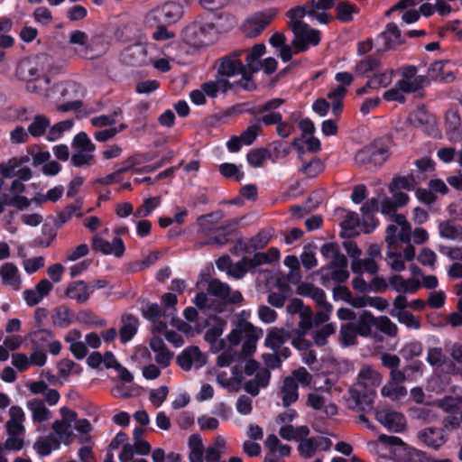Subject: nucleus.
<instances>
[{
    "label": "nucleus",
    "mask_w": 462,
    "mask_h": 462,
    "mask_svg": "<svg viewBox=\"0 0 462 462\" xmlns=\"http://www.w3.org/2000/svg\"><path fill=\"white\" fill-rule=\"evenodd\" d=\"M284 407H290L299 399L298 383L291 378L284 377L278 392Z\"/></svg>",
    "instance_id": "18"
},
{
    "label": "nucleus",
    "mask_w": 462,
    "mask_h": 462,
    "mask_svg": "<svg viewBox=\"0 0 462 462\" xmlns=\"http://www.w3.org/2000/svg\"><path fill=\"white\" fill-rule=\"evenodd\" d=\"M376 420L393 432H401L406 427L404 416L391 410H382L375 413Z\"/></svg>",
    "instance_id": "14"
},
{
    "label": "nucleus",
    "mask_w": 462,
    "mask_h": 462,
    "mask_svg": "<svg viewBox=\"0 0 462 462\" xmlns=\"http://www.w3.org/2000/svg\"><path fill=\"white\" fill-rule=\"evenodd\" d=\"M240 52H233L217 61V74L222 78H230L245 73V65L239 60Z\"/></svg>",
    "instance_id": "10"
},
{
    "label": "nucleus",
    "mask_w": 462,
    "mask_h": 462,
    "mask_svg": "<svg viewBox=\"0 0 462 462\" xmlns=\"http://www.w3.org/2000/svg\"><path fill=\"white\" fill-rule=\"evenodd\" d=\"M356 329L355 324L346 323L341 326L339 330V341L345 346H353L356 343Z\"/></svg>",
    "instance_id": "47"
},
{
    "label": "nucleus",
    "mask_w": 462,
    "mask_h": 462,
    "mask_svg": "<svg viewBox=\"0 0 462 462\" xmlns=\"http://www.w3.org/2000/svg\"><path fill=\"white\" fill-rule=\"evenodd\" d=\"M27 408L32 413V420L42 422L51 419V412L40 399H32L27 402Z\"/></svg>",
    "instance_id": "30"
},
{
    "label": "nucleus",
    "mask_w": 462,
    "mask_h": 462,
    "mask_svg": "<svg viewBox=\"0 0 462 462\" xmlns=\"http://www.w3.org/2000/svg\"><path fill=\"white\" fill-rule=\"evenodd\" d=\"M273 13H258L249 17L243 25L245 34L250 38L256 37L271 23Z\"/></svg>",
    "instance_id": "13"
},
{
    "label": "nucleus",
    "mask_w": 462,
    "mask_h": 462,
    "mask_svg": "<svg viewBox=\"0 0 462 462\" xmlns=\"http://www.w3.org/2000/svg\"><path fill=\"white\" fill-rule=\"evenodd\" d=\"M348 406L356 411H368L373 409L375 392L363 384H355L349 391Z\"/></svg>",
    "instance_id": "7"
},
{
    "label": "nucleus",
    "mask_w": 462,
    "mask_h": 462,
    "mask_svg": "<svg viewBox=\"0 0 462 462\" xmlns=\"http://www.w3.org/2000/svg\"><path fill=\"white\" fill-rule=\"evenodd\" d=\"M72 146L79 151L94 152L95 150V145L85 133H79L75 136Z\"/></svg>",
    "instance_id": "64"
},
{
    "label": "nucleus",
    "mask_w": 462,
    "mask_h": 462,
    "mask_svg": "<svg viewBox=\"0 0 462 462\" xmlns=\"http://www.w3.org/2000/svg\"><path fill=\"white\" fill-rule=\"evenodd\" d=\"M374 326L388 337H394L398 335V327L387 316L374 318Z\"/></svg>",
    "instance_id": "44"
},
{
    "label": "nucleus",
    "mask_w": 462,
    "mask_h": 462,
    "mask_svg": "<svg viewBox=\"0 0 462 462\" xmlns=\"http://www.w3.org/2000/svg\"><path fill=\"white\" fill-rule=\"evenodd\" d=\"M439 232L442 238L457 242L462 241V226L452 220L440 222L439 224Z\"/></svg>",
    "instance_id": "28"
},
{
    "label": "nucleus",
    "mask_w": 462,
    "mask_h": 462,
    "mask_svg": "<svg viewBox=\"0 0 462 462\" xmlns=\"http://www.w3.org/2000/svg\"><path fill=\"white\" fill-rule=\"evenodd\" d=\"M391 224L386 228L385 242L388 248H397V244L411 240V226L404 215H393Z\"/></svg>",
    "instance_id": "5"
},
{
    "label": "nucleus",
    "mask_w": 462,
    "mask_h": 462,
    "mask_svg": "<svg viewBox=\"0 0 462 462\" xmlns=\"http://www.w3.org/2000/svg\"><path fill=\"white\" fill-rule=\"evenodd\" d=\"M81 205L79 201H76V203L71 204L65 208L62 211H60L58 214V217L54 221L55 226L58 227L61 226L63 224L69 221L74 214L79 211Z\"/></svg>",
    "instance_id": "56"
},
{
    "label": "nucleus",
    "mask_w": 462,
    "mask_h": 462,
    "mask_svg": "<svg viewBox=\"0 0 462 462\" xmlns=\"http://www.w3.org/2000/svg\"><path fill=\"white\" fill-rule=\"evenodd\" d=\"M52 322L58 327H68L72 322V315L69 310L65 306L57 308L52 315Z\"/></svg>",
    "instance_id": "52"
},
{
    "label": "nucleus",
    "mask_w": 462,
    "mask_h": 462,
    "mask_svg": "<svg viewBox=\"0 0 462 462\" xmlns=\"http://www.w3.org/2000/svg\"><path fill=\"white\" fill-rule=\"evenodd\" d=\"M300 322L298 324V328L296 333H300L301 335H306L310 328H312L313 323V312L310 310H305L300 316Z\"/></svg>",
    "instance_id": "58"
},
{
    "label": "nucleus",
    "mask_w": 462,
    "mask_h": 462,
    "mask_svg": "<svg viewBox=\"0 0 462 462\" xmlns=\"http://www.w3.org/2000/svg\"><path fill=\"white\" fill-rule=\"evenodd\" d=\"M221 219L222 216L220 213H211L198 218L199 232L210 236L208 240L202 242L201 245H224L226 242V236L234 232L238 221L234 219L222 224Z\"/></svg>",
    "instance_id": "1"
},
{
    "label": "nucleus",
    "mask_w": 462,
    "mask_h": 462,
    "mask_svg": "<svg viewBox=\"0 0 462 462\" xmlns=\"http://www.w3.org/2000/svg\"><path fill=\"white\" fill-rule=\"evenodd\" d=\"M2 283L18 291L22 285V278L18 267L13 263H5L0 267Z\"/></svg>",
    "instance_id": "19"
},
{
    "label": "nucleus",
    "mask_w": 462,
    "mask_h": 462,
    "mask_svg": "<svg viewBox=\"0 0 462 462\" xmlns=\"http://www.w3.org/2000/svg\"><path fill=\"white\" fill-rule=\"evenodd\" d=\"M372 163L375 166H382L389 157V149L382 144L371 143Z\"/></svg>",
    "instance_id": "51"
},
{
    "label": "nucleus",
    "mask_w": 462,
    "mask_h": 462,
    "mask_svg": "<svg viewBox=\"0 0 462 462\" xmlns=\"http://www.w3.org/2000/svg\"><path fill=\"white\" fill-rule=\"evenodd\" d=\"M262 132V126L260 124H254L249 125L242 134H240V139H242L243 144L250 145L256 139L258 134Z\"/></svg>",
    "instance_id": "61"
},
{
    "label": "nucleus",
    "mask_w": 462,
    "mask_h": 462,
    "mask_svg": "<svg viewBox=\"0 0 462 462\" xmlns=\"http://www.w3.org/2000/svg\"><path fill=\"white\" fill-rule=\"evenodd\" d=\"M262 334V330L255 328L249 322H241L227 336V341L230 346H236L242 344L241 355L248 356L256 350V343Z\"/></svg>",
    "instance_id": "3"
},
{
    "label": "nucleus",
    "mask_w": 462,
    "mask_h": 462,
    "mask_svg": "<svg viewBox=\"0 0 462 462\" xmlns=\"http://www.w3.org/2000/svg\"><path fill=\"white\" fill-rule=\"evenodd\" d=\"M351 269L355 273L362 274L363 272H367L371 274H375L378 271V266L373 258L352 260Z\"/></svg>",
    "instance_id": "42"
},
{
    "label": "nucleus",
    "mask_w": 462,
    "mask_h": 462,
    "mask_svg": "<svg viewBox=\"0 0 462 462\" xmlns=\"http://www.w3.org/2000/svg\"><path fill=\"white\" fill-rule=\"evenodd\" d=\"M69 43L77 46L75 53L87 60H92L96 57L94 51L88 43V35L80 30L72 31L69 35Z\"/></svg>",
    "instance_id": "16"
},
{
    "label": "nucleus",
    "mask_w": 462,
    "mask_h": 462,
    "mask_svg": "<svg viewBox=\"0 0 462 462\" xmlns=\"http://www.w3.org/2000/svg\"><path fill=\"white\" fill-rule=\"evenodd\" d=\"M265 46L263 44H255L251 51H247L246 69L250 72H256L260 69L258 59L264 54Z\"/></svg>",
    "instance_id": "38"
},
{
    "label": "nucleus",
    "mask_w": 462,
    "mask_h": 462,
    "mask_svg": "<svg viewBox=\"0 0 462 462\" xmlns=\"http://www.w3.org/2000/svg\"><path fill=\"white\" fill-rule=\"evenodd\" d=\"M390 315L396 318L397 320L405 325L409 328L419 329L420 327V321L413 314L409 311L396 312L395 310H390Z\"/></svg>",
    "instance_id": "50"
},
{
    "label": "nucleus",
    "mask_w": 462,
    "mask_h": 462,
    "mask_svg": "<svg viewBox=\"0 0 462 462\" xmlns=\"http://www.w3.org/2000/svg\"><path fill=\"white\" fill-rule=\"evenodd\" d=\"M51 65V58L47 54H40L31 59L22 60L17 68V75L21 79L34 80L42 77Z\"/></svg>",
    "instance_id": "4"
},
{
    "label": "nucleus",
    "mask_w": 462,
    "mask_h": 462,
    "mask_svg": "<svg viewBox=\"0 0 462 462\" xmlns=\"http://www.w3.org/2000/svg\"><path fill=\"white\" fill-rule=\"evenodd\" d=\"M287 16L290 19L289 26L294 33L292 45L296 52L307 50L310 44L317 45L319 42V31L310 28L307 23L302 22L303 10L291 9L287 12Z\"/></svg>",
    "instance_id": "2"
},
{
    "label": "nucleus",
    "mask_w": 462,
    "mask_h": 462,
    "mask_svg": "<svg viewBox=\"0 0 462 462\" xmlns=\"http://www.w3.org/2000/svg\"><path fill=\"white\" fill-rule=\"evenodd\" d=\"M320 272L322 273L321 280L324 284L329 281L342 283L349 277V273L346 268L325 266Z\"/></svg>",
    "instance_id": "34"
},
{
    "label": "nucleus",
    "mask_w": 462,
    "mask_h": 462,
    "mask_svg": "<svg viewBox=\"0 0 462 462\" xmlns=\"http://www.w3.org/2000/svg\"><path fill=\"white\" fill-rule=\"evenodd\" d=\"M372 325H374V317L368 311H364L355 325L357 335L367 337L372 332Z\"/></svg>",
    "instance_id": "43"
},
{
    "label": "nucleus",
    "mask_w": 462,
    "mask_h": 462,
    "mask_svg": "<svg viewBox=\"0 0 462 462\" xmlns=\"http://www.w3.org/2000/svg\"><path fill=\"white\" fill-rule=\"evenodd\" d=\"M336 328L333 324H325L319 329L312 332L313 342L318 346H323L328 344V338L335 334Z\"/></svg>",
    "instance_id": "45"
},
{
    "label": "nucleus",
    "mask_w": 462,
    "mask_h": 462,
    "mask_svg": "<svg viewBox=\"0 0 462 462\" xmlns=\"http://www.w3.org/2000/svg\"><path fill=\"white\" fill-rule=\"evenodd\" d=\"M383 396L398 400L407 394V390L402 384L388 381L381 390Z\"/></svg>",
    "instance_id": "48"
},
{
    "label": "nucleus",
    "mask_w": 462,
    "mask_h": 462,
    "mask_svg": "<svg viewBox=\"0 0 462 462\" xmlns=\"http://www.w3.org/2000/svg\"><path fill=\"white\" fill-rule=\"evenodd\" d=\"M320 252L325 258L330 260L327 266L341 268L347 267L346 257L340 253L337 245L333 243L325 244L322 245Z\"/></svg>",
    "instance_id": "24"
},
{
    "label": "nucleus",
    "mask_w": 462,
    "mask_h": 462,
    "mask_svg": "<svg viewBox=\"0 0 462 462\" xmlns=\"http://www.w3.org/2000/svg\"><path fill=\"white\" fill-rule=\"evenodd\" d=\"M49 125L50 122L45 116H36L33 122L28 127V133L34 137L41 136Z\"/></svg>",
    "instance_id": "55"
},
{
    "label": "nucleus",
    "mask_w": 462,
    "mask_h": 462,
    "mask_svg": "<svg viewBox=\"0 0 462 462\" xmlns=\"http://www.w3.org/2000/svg\"><path fill=\"white\" fill-rule=\"evenodd\" d=\"M205 285L209 294L226 303H239L243 300V296L238 291H231L226 283L218 279H208L197 283V287L201 289H204Z\"/></svg>",
    "instance_id": "6"
},
{
    "label": "nucleus",
    "mask_w": 462,
    "mask_h": 462,
    "mask_svg": "<svg viewBox=\"0 0 462 462\" xmlns=\"http://www.w3.org/2000/svg\"><path fill=\"white\" fill-rule=\"evenodd\" d=\"M323 171L324 164L318 158H314L310 162L304 163L301 168L302 173L309 178H314L320 174Z\"/></svg>",
    "instance_id": "57"
},
{
    "label": "nucleus",
    "mask_w": 462,
    "mask_h": 462,
    "mask_svg": "<svg viewBox=\"0 0 462 462\" xmlns=\"http://www.w3.org/2000/svg\"><path fill=\"white\" fill-rule=\"evenodd\" d=\"M176 360L183 370L189 371L192 367L199 368L204 365L207 357L198 346H189L177 356Z\"/></svg>",
    "instance_id": "12"
},
{
    "label": "nucleus",
    "mask_w": 462,
    "mask_h": 462,
    "mask_svg": "<svg viewBox=\"0 0 462 462\" xmlns=\"http://www.w3.org/2000/svg\"><path fill=\"white\" fill-rule=\"evenodd\" d=\"M61 419L52 423L54 437L61 443L69 445L73 439L72 425L77 419V413L67 407L60 409Z\"/></svg>",
    "instance_id": "8"
},
{
    "label": "nucleus",
    "mask_w": 462,
    "mask_h": 462,
    "mask_svg": "<svg viewBox=\"0 0 462 462\" xmlns=\"http://www.w3.org/2000/svg\"><path fill=\"white\" fill-rule=\"evenodd\" d=\"M287 378L292 379L298 384H301L303 387L309 386L312 382V375L304 367H300L291 372V374L286 376Z\"/></svg>",
    "instance_id": "59"
},
{
    "label": "nucleus",
    "mask_w": 462,
    "mask_h": 462,
    "mask_svg": "<svg viewBox=\"0 0 462 462\" xmlns=\"http://www.w3.org/2000/svg\"><path fill=\"white\" fill-rule=\"evenodd\" d=\"M50 84V79L47 76L35 78L34 80L27 82V90L32 93H37L41 95H47L48 86Z\"/></svg>",
    "instance_id": "54"
},
{
    "label": "nucleus",
    "mask_w": 462,
    "mask_h": 462,
    "mask_svg": "<svg viewBox=\"0 0 462 462\" xmlns=\"http://www.w3.org/2000/svg\"><path fill=\"white\" fill-rule=\"evenodd\" d=\"M288 338L289 333L285 329L273 328L268 331L264 345L271 350H279Z\"/></svg>",
    "instance_id": "31"
},
{
    "label": "nucleus",
    "mask_w": 462,
    "mask_h": 462,
    "mask_svg": "<svg viewBox=\"0 0 462 462\" xmlns=\"http://www.w3.org/2000/svg\"><path fill=\"white\" fill-rule=\"evenodd\" d=\"M380 39L383 43V51L395 49L404 42L401 30L393 23H390L386 25V29L380 34Z\"/></svg>",
    "instance_id": "20"
},
{
    "label": "nucleus",
    "mask_w": 462,
    "mask_h": 462,
    "mask_svg": "<svg viewBox=\"0 0 462 462\" xmlns=\"http://www.w3.org/2000/svg\"><path fill=\"white\" fill-rule=\"evenodd\" d=\"M52 290V284L49 280H42L33 290H26L23 296L29 306L37 305Z\"/></svg>",
    "instance_id": "21"
},
{
    "label": "nucleus",
    "mask_w": 462,
    "mask_h": 462,
    "mask_svg": "<svg viewBox=\"0 0 462 462\" xmlns=\"http://www.w3.org/2000/svg\"><path fill=\"white\" fill-rule=\"evenodd\" d=\"M399 71L402 78L397 83L404 92H416L423 87L425 77L417 74L418 70L415 66H405L401 68Z\"/></svg>",
    "instance_id": "9"
},
{
    "label": "nucleus",
    "mask_w": 462,
    "mask_h": 462,
    "mask_svg": "<svg viewBox=\"0 0 462 462\" xmlns=\"http://www.w3.org/2000/svg\"><path fill=\"white\" fill-rule=\"evenodd\" d=\"M138 320L133 316H125L122 319V326L119 329V337L122 343L128 342L137 332Z\"/></svg>",
    "instance_id": "37"
},
{
    "label": "nucleus",
    "mask_w": 462,
    "mask_h": 462,
    "mask_svg": "<svg viewBox=\"0 0 462 462\" xmlns=\"http://www.w3.org/2000/svg\"><path fill=\"white\" fill-rule=\"evenodd\" d=\"M223 332L221 325H216L208 328L205 333V339L211 345L214 352H219L224 348V341L219 339Z\"/></svg>",
    "instance_id": "40"
},
{
    "label": "nucleus",
    "mask_w": 462,
    "mask_h": 462,
    "mask_svg": "<svg viewBox=\"0 0 462 462\" xmlns=\"http://www.w3.org/2000/svg\"><path fill=\"white\" fill-rule=\"evenodd\" d=\"M382 375L369 365H365L358 373L357 383L363 384L365 388L374 389L380 385Z\"/></svg>",
    "instance_id": "27"
},
{
    "label": "nucleus",
    "mask_w": 462,
    "mask_h": 462,
    "mask_svg": "<svg viewBox=\"0 0 462 462\" xmlns=\"http://www.w3.org/2000/svg\"><path fill=\"white\" fill-rule=\"evenodd\" d=\"M271 152L266 148H258L251 150L247 154V162L253 167H262L263 162L270 159Z\"/></svg>",
    "instance_id": "46"
},
{
    "label": "nucleus",
    "mask_w": 462,
    "mask_h": 462,
    "mask_svg": "<svg viewBox=\"0 0 462 462\" xmlns=\"http://www.w3.org/2000/svg\"><path fill=\"white\" fill-rule=\"evenodd\" d=\"M418 439L425 446L439 449L447 441V436L441 428L426 427L417 433Z\"/></svg>",
    "instance_id": "15"
},
{
    "label": "nucleus",
    "mask_w": 462,
    "mask_h": 462,
    "mask_svg": "<svg viewBox=\"0 0 462 462\" xmlns=\"http://www.w3.org/2000/svg\"><path fill=\"white\" fill-rule=\"evenodd\" d=\"M157 12L162 22L172 24L177 23L183 15V7L180 4L171 1L164 3L158 8Z\"/></svg>",
    "instance_id": "23"
},
{
    "label": "nucleus",
    "mask_w": 462,
    "mask_h": 462,
    "mask_svg": "<svg viewBox=\"0 0 462 462\" xmlns=\"http://www.w3.org/2000/svg\"><path fill=\"white\" fill-rule=\"evenodd\" d=\"M272 237L271 231L262 230L250 239V248L253 250L263 248Z\"/></svg>",
    "instance_id": "63"
},
{
    "label": "nucleus",
    "mask_w": 462,
    "mask_h": 462,
    "mask_svg": "<svg viewBox=\"0 0 462 462\" xmlns=\"http://www.w3.org/2000/svg\"><path fill=\"white\" fill-rule=\"evenodd\" d=\"M306 404L315 411H323L327 416H334L337 412V407L333 402H327L325 397L319 393H310L307 395Z\"/></svg>",
    "instance_id": "25"
},
{
    "label": "nucleus",
    "mask_w": 462,
    "mask_h": 462,
    "mask_svg": "<svg viewBox=\"0 0 462 462\" xmlns=\"http://www.w3.org/2000/svg\"><path fill=\"white\" fill-rule=\"evenodd\" d=\"M91 292L88 284L83 281L73 282L66 289V295L79 303L86 302Z\"/></svg>",
    "instance_id": "26"
},
{
    "label": "nucleus",
    "mask_w": 462,
    "mask_h": 462,
    "mask_svg": "<svg viewBox=\"0 0 462 462\" xmlns=\"http://www.w3.org/2000/svg\"><path fill=\"white\" fill-rule=\"evenodd\" d=\"M92 248L95 251H99L104 254H114L119 257L124 254L125 246L121 238L116 237L112 243L103 239L98 236H95L92 239Z\"/></svg>",
    "instance_id": "17"
},
{
    "label": "nucleus",
    "mask_w": 462,
    "mask_h": 462,
    "mask_svg": "<svg viewBox=\"0 0 462 462\" xmlns=\"http://www.w3.org/2000/svg\"><path fill=\"white\" fill-rule=\"evenodd\" d=\"M449 64L448 60L434 61L428 69V74L432 79H440L444 81H452L455 79L452 71H446V66Z\"/></svg>",
    "instance_id": "36"
},
{
    "label": "nucleus",
    "mask_w": 462,
    "mask_h": 462,
    "mask_svg": "<svg viewBox=\"0 0 462 462\" xmlns=\"http://www.w3.org/2000/svg\"><path fill=\"white\" fill-rule=\"evenodd\" d=\"M210 29L211 25L208 23H193L185 28L184 36L189 43L200 42Z\"/></svg>",
    "instance_id": "32"
},
{
    "label": "nucleus",
    "mask_w": 462,
    "mask_h": 462,
    "mask_svg": "<svg viewBox=\"0 0 462 462\" xmlns=\"http://www.w3.org/2000/svg\"><path fill=\"white\" fill-rule=\"evenodd\" d=\"M390 285L396 291L412 293L419 290L420 282L416 279L404 280L401 275H394L389 279Z\"/></svg>",
    "instance_id": "33"
},
{
    "label": "nucleus",
    "mask_w": 462,
    "mask_h": 462,
    "mask_svg": "<svg viewBox=\"0 0 462 462\" xmlns=\"http://www.w3.org/2000/svg\"><path fill=\"white\" fill-rule=\"evenodd\" d=\"M271 373L267 368H261L254 377L244 384L245 391L252 396H256L260 389L265 388L270 382Z\"/></svg>",
    "instance_id": "22"
},
{
    "label": "nucleus",
    "mask_w": 462,
    "mask_h": 462,
    "mask_svg": "<svg viewBox=\"0 0 462 462\" xmlns=\"http://www.w3.org/2000/svg\"><path fill=\"white\" fill-rule=\"evenodd\" d=\"M29 161L28 155L11 158L7 162L0 163V173L4 178H13L17 170Z\"/></svg>",
    "instance_id": "35"
},
{
    "label": "nucleus",
    "mask_w": 462,
    "mask_h": 462,
    "mask_svg": "<svg viewBox=\"0 0 462 462\" xmlns=\"http://www.w3.org/2000/svg\"><path fill=\"white\" fill-rule=\"evenodd\" d=\"M396 248H388L386 254L389 259L390 267L395 272H402L405 269V263L402 260V255L400 253L394 252Z\"/></svg>",
    "instance_id": "62"
},
{
    "label": "nucleus",
    "mask_w": 462,
    "mask_h": 462,
    "mask_svg": "<svg viewBox=\"0 0 462 462\" xmlns=\"http://www.w3.org/2000/svg\"><path fill=\"white\" fill-rule=\"evenodd\" d=\"M332 6L333 3L331 0H311L303 5L294 7L293 9H301L303 10L304 16L309 14L310 16L317 19L319 23L326 24L331 19L330 15L326 13V10Z\"/></svg>",
    "instance_id": "11"
},
{
    "label": "nucleus",
    "mask_w": 462,
    "mask_h": 462,
    "mask_svg": "<svg viewBox=\"0 0 462 462\" xmlns=\"http://www.w3.org/2000/svg\"><path fill=\"white\" fill-rule=\"evenodd\" d=\"M393 75V69L384 72L374 73V76L367 81L366 86L371 88H385L392 82Z\"/></svg>",
    "instance_id": "49"
},
{
    "label": "nucleus",
    "mask_w": 462,
    "mask_h": 462,
    "mask_svg": "<svg viewBox=\"0 0 462 462\" xmlns=\"http://www.w3.org/2000/svg\"><path fill=\"white\" fill-rule=\"evenodd\" d=\"M321 447V440L316 438H308L301 439L298 446L300 455L304 458L312 457L317 450Z\"/></svg>",
    "instance_id": "39"
},
{
    "label": "nucleus",
    "mask_w": 462,
    "mask_h": 462,
    "mask_svg": "<svg viewBox=\"0 0 462 462\" xmlns=\"http://www.w3.org/2000/svg\"><path fill=\"white\" fill-rule=\"evenodd\" d=\"M233 87L232 83L225 78H217L201 85L202 90L210 97H216L218 93H226Z\"/></svg>",
    "instance_id": "29"
},
{
    "label": "nucleus",
    "mask_w": 462,
    "mask_h": 462,
    "mask_svg": "<svg viewBox=\"0 0 462 462\" xmlns=\"http://www.w3.org/2000/svg\"><path fill=\"white\" fill-rule=\"evenodd\" d=\"M356 12V8L346 2H342L337 6V17L342 22L351 21L353 14Z\"/></svg>",
    "instance_id": "60"
},
{
    "label": "nucleus",
    "mask_w": 462,
    "mask_h": 462,
    "mask_svg": "<svg viewBox=\"0 0 462 462\" xmlns=\"http://www.w3.org/2000/svg\"><path fill=\"white\" fill-rule=\"evenodd\" d=\"M60 444V442L51 434L47 438L39 439L34 444V448L41 456H47L52 449L58 448Z\"/></svg>",
    "instance_id": "41"
},
{
    "label": "nucleus",
    "mask_w": 462,
    "mask_h": 462,
    "mask_svg": "<svg viewBox=\"0 0 462 462\" xmlns=\"http://www.w3.org/2000/svg\"><path fill=\"white\" fill-rule=\"evenodd\" d=\"M447 356L441 347H430L427 351V362L434 367H441L447 362Z\"/></svg>",
    "instance_id": "53"
}]
</instances>
